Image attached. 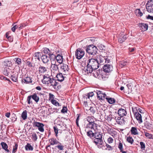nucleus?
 Wrapping results in <instances>:
<instances>
[{"instance_id":"nucleus-1","label":"nucleus","mask_w":153,"mask_h":153,"mask_svg":"<svg viewBox=\"0 0 153 153\" xmlns=\"http://www.w3.org/2000/svg\"><path fill=\"white\" fill-rule=\"evenodd\" d=\"M88 64L86 69L84 70L83 71L85 72V75L88 74L92 73L93 70L97 69L99 67L98 62L96 59L91 58L88 60Z\"/></svg>"},{"instance_id":"nucleus-2","label":"nucleus","mask_w":153,"mask_h":153,"mask_svg":"<svg viewBox=\"0 0 153 153\" xmlns=\"http://www.w3.org/2000/svg\"><path fill=\"white\" fill-rule=\"evenodd\" d=\"M86 128L88 130V131L87 132V135L88 136L91 137L94 133L98 131L97 129V124L94 122L88 123L86 125Z\"/></svg>"},{"instance_id":"nucleus-3","label":"nucleus","mask_w":153,"mask_h":153,"mask_svg":"<svg viewBox=\"0 0 153 153\" xmlns=\"http://www.w3.org/2000/svg\"><path fill=\"white\" fill-rule=\"evenodd\" d=\"M86 50L89 54L94 55L97 53V49L93 45H90L87 47Z\"/></svg>"},{"instance_id":"nucleus-4","label":"nucleus","mask_w":153,"mask_h":153,"mask_svg":"<svg viewBox=\"0 0 153 153\" xmlns=\"http://www.w3.org/2000/svg\"><path fill=\"white\" fill-rule=\"evenodd\" d=\"M51 73L48 74H45L43 75V78L42 80V82L45 84L49 85L50 81L51 80Z\"/></svg>"},{"instance_id":"nucleus-5","label":"nucleus","mask_w":153,"mask_h":153,"mask_svg":"<svg viewBox=\"0 0 153 153\" xmlns=\"http://www.w3.org/2000/svg\"><path fill=\"white\" fill-rule=\"evenodd\" d=\"M147 11L149 13H153V0H149L146 4Z\"/></svg>"},{"instance_id":"nucleus-6","label":"nucleus","mask_w":153,"mask_h":153,"mask_svg":"<svg viewBox=\"0 0 153 153\" xmlns=\"http://www.w3.org/2000/svg\"><path fill=\"white\" fill-rule=\"evenodd\" d=\"M85 54L84 51L80 48L76 49L75 52V56L77 59H79L82 58Z\"/></svg>"},{"instance_id":"nucleus-7","label":"nucleus","mask_w":153,"mask_h":153,"mask_svg":"<svg viewBox=\"0 0 153 153\" xmlns=\"http://www.w3.org/2000/svg\"><path fill=\"white\" fill-rule=\"evenodd\" d=\"M33 126L37 127L38 129L41 132H44V125L43 123L39 122H35L33 123Z\"/></svg>"},{"instance_id":"nucleus-8","label":"nucleus","mask_w":153,"mask_h":153,"mask_svg":"<svg viewBox=\"0 0 153 153\" xmlns=\"http://www.w3.org/2000/svg\"><path fill=\"white\" fill-rule=\"evenodd\" d=\"M60 68L61 71L63 73V74L65 75L68 74L69 69L67 65L61 64Z\"/></svg>"},{"instance_id":"nucleus-9","label":"nucleus","mask_w":153,"mask_h":153,"mask_svg":"<svg viewBox=\"0 0 153 153\" xmlns=\"http://www.w3.org/2000/svg\"><path fill=\"white\" fill-rule=\"evenodd\" d=\"M107 58L105 57H103L101 56H98L96 59L98 62L99 65H103L104 63L106 62Z\"/></svg>"},{"instance_id":"nucleus-10","label":"nucleus","mask_w":153,"mask_h":153,"mask_svg":"<svg viewBox=\"0 0 153 153\" xmlns=\"http://www.w3.org/2000/svg\"><path fill=\"white\" fill-rule=\"evenodd\" d=\"M39 72L40 74H50L49 69L43 66H40L39 69Z\"/></svg>"},{"instance_id":"nucleus-11","label":"nucleus","mask_w":153,"mask_h":153,"mask_svg":"<svg viewBox=\"0 0 153 153\" xmlns=\"http://www.w3.org/2000/svg\"><path fill=\"white\" fill-rule=\"evenodd\" d=\"M42 52L46 54H48L50 57L52 56H54V54H55L56 53L52 50H50L48 48H44L42 49Z\"/></svg>"},{"instance_id":"nucleus-12","label":"nucleus","mask_w":153,"mask_h":153,"mask_svg":"<svg viewBox=\"0 0 153 153\" xmlns=\"http://www.w3.org/2000/svg\"><path fill=\"white\" fill-rule=\"evenodd\" d=\"M97 97L99 100H104L107 97L106 95L102 92V91H97Z\"/></svg>"},{"instance_id":"nucleus-13","label":"nucleus","mask_w":153,"mask_h":153,"mask_svg":"<svg viewBox=\"0 0 153 153\" xmlns=\"http://www.w3.org/2000/svg\"><path fill=\"white\" fill-rule=\"evenodd\" d=\"M127 35H124L123 33H120L118 36V40L119 42L122 43L124 42L127 38Z\"/></svg>"},{"instance_id":"nucleus-14","label":"nucleus","mask_w":153,"mask_h":153,"mask_svg":"<svg viewBox=\"0 0 153 153\" xmlns=\"http://www.w3.org/2000/svg\"><path fill=\"white\" fill-rule=\"evenodd\" d=\"M103 70L105 72L109 73L112 71L113 69V66L111 65H104L103 67Z\"/></svg>"},{"instance_id":"nucleus-15","label":"nucleus","mask_w":153,"mask_h":153,"mask_svg":"<svg viewBox=\"0 0 153 153\" xmlns=\"http://www.w3.org/2000/svg\"><path fill=\"white\" fill-rule=\"evenodd\" d=\"M93 135H92V136L91 137L88 136L90 138H92L93 137L95 138V139H102V135L100 134V132L98 131L95 132V133H94Z\"/></svg>"},{"instance_id":"nucleus-16","label":"nucleus","mask_w":153,"mask_h":153,"mask_svg":"<svg viewBox=\"0 0 153 153\" xmlns=\"http://www.w3.org/2000/svg\"><path fill=\"white\" fill-rule=\"evenodd\" d=\"M133 111L134 113V116L135 117L136 119L138 121L139 123H142L143 121L142 119L141 115L140 114L138 111L134 113L133 111Z\"/></svg>"},{"instance_id":"nucleus-17","label":"nucleus","mask_w":153,"mask_h":153,"mask_svg":"<svg viewBox=\"0 0 153 153\" xmlns=\"http://www.w3.org/2000/svg\"><path fill=\"white\" fill-rule=\"evenodd\" d=\"M56 77L57 79V80L59 82H61L64 80L65 77L63 74L62 73H59L57 74Z\"/></svg>"},{"instance_id":"nucleus-18","label":"nucleus","mask_w":153,"mask_h":153,"mask_svg":"<svg viewBox=\"0 0 153 153\" xmlns=\"http://www.w3.org/2000/svg\"><path fill=\"white\" fill-rule=\"evenodd\" d=\"M101 71L99 70L95 71V70H93L92 71L93 75L96 78H99L101 77V76H102V75H101Z\"/></svg>"},{"instance_id":"nucleus-19","label":"nucleus","mask_w":153,"mask_h":153,"mask_svg":"<svg viewBox=\"0 0 153 153\" xmlns=\"http://www.w3.org/2000/svg\"><path fill=\"white\" fill-rule=\"evenodd\" d=\"M117 123L120 125H122L125 123V120L123 118L122 119L120 117H115V118Z\"/></svg>"},{"instance_id":"nucleus-20","label":"nucleus","mask_w":153,"mask_h":153,"mask_svg":"<svg viewBox=\"0 0 153 153\" xmlns=\"http://www.w3.org/2000/svg\"><path fill=\"white\" fill-rule=\"evenodd\" d=\"M106 129L108 133L114 137L117 134L116 131L113 129L108 128Z\"/></svg>"},{"instance_id":"nucleus-21","label":"nucleus","mask_w":153,"mask_h":153,"mask_svg":"<svg viewBox=\"0 0 153 153\" xmlns=\"http://www.w3.org/2000/svg\"><path fill=\"white\" fill-rule=\"evenodd\" d=\"M55 52L56 53L55 59H56L57 62L60 64H61L63 62V59L62 56L59 54L56 56V54L57 53L56 52Z\"/></svg>"},{"instance_id":"nucleus-22","label":"nucleus","mask_w":153,"mask_h":153,"mask_svg":"<svg viewBox=\"0 0 153 153\" xmlns=\"http://www.w3.org/2000/svg\"><path fill=\"white\" fill-rule=\"evenodd\" d=\"M41 58L43 62L44 63H48V62H49L50 57H49L46 55H42Z\"/></svg>"},{"instance_id":"nucleus-23","label":"nucleus","mask_w":153,"mask_h":153,"mask_svg":"<svg viewBox=\"0 0 153 153\" xmlns=\"http://www.w3.org/2000/svg\"><path fill=\"white\" fill-rule=\"evenodd\" d=\"M118 113L119 115L121 117L126 116L127 114L126 110L121 108L119 109Z\"/></svg>"},{"instance_id":"nucleus-24","label":"nucleus","mask_w":153,"mask_h":153,"mask_svg":"<svg viewBox=\"0 0 153 153\" xmlns=\"http://www.w3.org/2000/svg\"><path fill=\"white\" fill-rule=\"evenodd\" d=\"M12 71L11 69H10L7 67H5L3 71V74L4 75L7 76H10L11 73Z\"/></svg>"},{"instance_id":"nucleus-25","label":"nucleus","mask_w":153,"mask_h":153,"mask_svg":"<svg viewBox=\"0 0 153 153\" xmlns=\"http://www.w3.org/2000/svg\"><path fill=\"white\" fill-rule=\"evenodd\" d=\"M49 142L50 144V145L53 146L56 145L59 143V142L56 139L54 138H51L49 139Z\"/></svg>"},{"instance_id":"nucleus-26","label":"nucleus","mask_w":153,"mask_h":153,"mask_svg":"<svg viewBox=\"0 0 153 153\" xmlns=\"http://www.w3.org/2000/svg\"><path fill=\"white\" fill-rule=\"evenodd\" d=\"M55 54H54L53 56H51L50 57V59H51V66L54 65H56L58 64L57 62H56V59H55Z\"/></svg>"},{"instance_id":"nucleus-27","label":"nucleus","mask_w":153,"mask_h":153,"mask_svg":"<svg viewBox=\"0 0 153 153\" xmlns=\"http://www.w3.org/2000/svg\"><path fill=\"white\" fill-rule=\"evenodd\" d=\"M145 126L147 129H150L153 126L151 121H146L145 123Z\"/></svg>"},{"instance_id":"nucleus-28","label":"nucleus","mask_w":153,"mask_h":153,"mask_svg":"<svg viewBox=\"0 0 153 153\" xmlns=\"http://www.w3.org/2000/svg\"><path fill=\"white\" fill-rule=\"evenodd\" d=\"M93 142L96 145L99 146L102 145L103 143V141L102 139H94Z\"/></svg>"},{"instance_id":"nucleus-29","label":"nucleus","mask_w":153,"mask_h":153,"mask_svg":"<svg viewBox=\"0 0 153 153\" xmlns=\"http://www.w3.org/2000/svg\"><path fill=\"white\" fill-rule=\"evenodd\" d=\"M22 81L24 82L26 84H28L30 83H32V78L29 77H26L24 78L23 79H22Z\"/></svg>"},{"instance_id":"nucleus-30","label":"nucleus","mask_w":153,"mask_h":153,"mask_svg":"<svg viewBox=\"0 0 153 153\" xmlns=\"http://www.w3.org/2000/svg\"><path fill=\"white\" fill-rule=\"evenodd\" d=\"M131 134L134 135H137L138 134V133L137 128L135 127H131L130 130Z\"/></svg>"},{"instance_id":"nucleus-31","label":"nucleus","mask_w":153,"mask_h":153,"mask_svg":"<svg viewBox=\"0 0 153 153\" xmlns=\"http://www.w3.org/2000/svg\"><path fill=\"white\" fill-rule=\"evenodd\" d=\"M59 65V64H57L51 66V71L54 73H55L56 72H57L59 69L58 67Z\"/></svg>"},{"instance_id":"nucleus-32","label":"nucleus","mask_w":153,"mask_h":153,"mask_svg":"<svg viewBox=\"0 0 153 153\" xmlns=\"http://www.w3.org/2000/svg\"><path fill=\"white\" fill-rule=\"evenodd\" d=\"M50 84L54 88L57 85L58 82H56V79L52 78L51 80L50 81Z\"/></svg>"},{"instance_id":"nucleus-33","label":"nucleus","mask_w":153,"mask_h":153,"mask_svg":"<svg viewBox=\"0 0 153 153\" xmlns=\"http://www.w3.org/2000/svg\"><path fill=\"white\" fill-rule=\"evenodd\" d=\"M25 150L27 151H32L33 149V147L29 143H27L25 146Z\"/></svg>"},{"instance_id":"nucleus-34","label":"nucleus","mask_w":153,"mask_h":153,"mask_svg":"<svg viewBox=\"0 0 153 153\" xmlns=\"http://www.w3.org/2000/svg\"><path fill=\"white\" fill-rule=\"evenodd\" d=\"M2 148L4 149L6 152H9V150L7 149L8 146L7 144L4 142H2L1 143Z\"/></svg>"},{"instance_id":"nucleus-35","label":"nucleus","mask_w":153,"mask_h":153,"mask_svg":"<svg viewBox=\"0 0 153 153\" xmlns=\"http://www.w3.org/2000/svg\"><path fill=\"white\" fill-rule=\"evenodd\" d=\"M32 98L37 103L39 101V98L37 96V94H33V95H31Z\"/></svg>"},{"instance_id":"nucleus-36","label":"nucleus","mask_w":153,"mask_h":153,"mask_svg":"<svg viewBox=\"0 0 153 153\" xmlns=\"http://www.w3.org/2000/svg\"><path fill=\"white\" fill-rule=\"evenodd\" d=\"M140 29L143 31H146L148 29V26L147 24H141L140 25Z\"/></svg>"},{"instance_id":"nucleus-37","label":"nucleus","mask_w":153,"mask_h":153,"mask_svg":"<svg viewBox=\"0 0 153 153\" xmlns=\"http://www.w3.org/2000/svg\"><path fill=\"white\" fill-rule=\"evenodd\" d=\"M41 54L40 52L35 53L33 54V56L35 59H37L40 61V57L41 56Z\"/></svg>"},{"instance_id":"nucleus-38","label":"nucleus","mask_w":153,"mask_h":153,"mask_svg":"<svg viewBox=\"0 0 153 153\" xmlns=\"http://www.w3.org/2000/svg\"><path fill=\"white\" fill-rule=\"evenodd\" d=\"M27 111L26 110H25L22 113L21 117L24 120H25L27 118Z\"/></svg>"},{"instance_id":"nucleus-39","label":"nucleus","mask_w":153,"mask_h":153,"mask_svg":"<svg viewBox=\"0 0 153 153\" xmlns=\"http://www.w3.org/2000/svg\"><path fill=\"white\" fill-rule=\"evenodd\" d=\"M106 99L108 102L110 104H113L115 102V100L114 98H108L107 97L106 98Z\"/></svg>"},{"instance_id":"nucleus-40","label":"nucleus","mask_w":153,"mask_h":153,"mask_svg":"<svg viewBox=\"0 0 153 153\" xmlns=\"http://www.w3.org/2000/svg\"><path fill=\"white\" fill-rule=\"evenodd\" d=\"M135 13L137 16H141L143 15V13L140 9H137L135 10Z\"/></svg>"},{"instance_id":"nucleus-41","label":"nucleus","mask_w":153,"mask_h":153,"mask_svg":"<svg viewBox=\"0 0 153 153\" xmlns=\"http://www.w3.org/2000/svg\"><path fill=\"white\" fill-rule=\"evenodd\" d=\"M10 76H11V79L14 82H16L17 80V75L15 74H10Z\"/></svg>"},{"instance_id":"nucleus-42","label":"nucleus","mask_w":153,"mask_h":153,"mask_svg":"<svg viewBox=\"0 0 153 153\" xmlns=\"http://www.w3.org/2000/svg\"><path fill=\"white\" fill-rule=\"evenodd\" d=\"M126 140L128 143H130L131 144H133L134 141L132 137L130 136H128Z\"/></svg>"},{"instance_id":"nucleus-43","label":"nucleus","mask_w":153,"mask_h":153,"mask_svg":"<svg viewBox=\"0 0 153 153\" xmlns=\"http://www.w3.org/2000/svg\"><path fill=\"white\" fill-rule=\"evenodd\" d=\"M16 63L19 66V67L20 66L22 63L21 59L19 58H15Z\"/></svg>"},{"instance_id":"nucleus-44","label":"nucleus","mask_w":153,"mask_h":153,"mask_svg":"<svg viewBox=\"0 0 153 153\" xmlns=\"http://www.w3.org/2000/svg\"><path fill=\"white\" fill-rule=\"evenodd\" d=\"M87 120L89 122L88 123H94V118L92 117H88L87 118Z\"/></svg>"},{"instance_id":"nucleus-45","label":"nucleus","mask_w":153,"mask_h":153,"mask_svg":"<svg viewBox=\"0 0 153 153\" xmlns=\"http://www.w3.org/2000/svg\"><path fill=\"white\" fill-rule=\"evenodd\" d=\"M3 64L4 66L7 67H10L12 65L11 62L8 61H4Z\"/></svg>"},{"instance_id":"nucleus-46","label":"nucleus","mask_w":153,"mask_h":153,"mask_svg":"<svg viewBox=\"0 0 153 153\" xmlns=\"http://www.w3.org/2000/svg\"><path fill=\"white\" fill-rule=\"evenodd\" d=\"M9 33L7 32L6 34V37L8 41L10 42H12L13 41V38L11 36H9Z\"/></svg>"},{"instance_id":"nucleus-47","label":"nucleus","mask_w":153,"mask_h":153,"mask_svg":"<svg viewBox=\"0 0 153 153\" xmlns=\"http://www.w3.org/2000/svg\"><path fill=\"white\" fill-rule=\"evenodd\" d=\"M145 136L148 138L149 139H153V135L151 134H150L148 133L144 132Z\"/></svg>"},{"instance_id":"nucleus-48","label":"nucleus","mask_w":153,"mask_h":153,"mask_svg":"<svg viewBox=\"0 0 153 153\" xmlns=\"http://www.w3.org/2000/svg\"><path fill=\"white\" fill-rule=\"evenodd\" d=\"M51 102L53 105L56 106H60L59 103L57 101L55 100H51Z\"/></svg>"},{"instance_id":"nucleus-49","label":"nucleus","mask_w":153,"mask_h":153,"mask_svg":"<svg viewBox=\"0 0 153 153\" xmlns=\"http://www.w3.org/2000/svg\"><path fill=\"white\" fill-rule=\"evenodd\" d=\"M59 144L56 147L58 149L60 150H62L63 149L64 146L62 145V143L59 142Z\"/></svg>"},{"instance_id":"nucleus-50","label":"nucleus","mask_w":153,"mask_h":153,"mask_svg":"<svg viewBox=\"0 0 153 153\" xmlns=\"http://www.w3.org/2000/svg\"><path fill=\"white\" fill-rule=\"evenodd\" d=\"M18 144L16 143L15 146H13V150L12 151L13 153H15L17 151V149L18 148Z\"/></svg>"},{"instance_id":"nucleus-51","label":"nucleus","mask_w":153,"mask_h":153,"mask_svg":"<svg viewBox=\"0 0 153 153\" xmlns=\"http://www.w3.org/2000/svg\"><path fill=\"white\" fill-rule=\"evenodd\" d=\"M32 98V97L31 95L28 96L27 99V101L28 104H32V101H31V99Z\"/></svg>"},{"instance_id":"nucleus-52","label":"nucleus","mask_w":153,"mask_h":153,"mask_svg":"<svg viewBox=\"0 0 153 153\" xmlns=\"http://www.w3.org/2000/svg\"><path fill=\"white\" fill-rule=\"evenodd\" d=\"M26 65L29 67H32L33 66V63L29 61L28 59H27L26 60Z\"/></svg>"},{"instance_id":"nucleus-53","label":"nucleus","mask_w":153,"mask_h":153,"mask_svg":"<svg viewBox=\"0 0 153 153\" xmlns=\"http://www.w3.org/2000/svg\"><path fill=\"white\" fill-rule=\"evenodd\" d=\"M32 139L33 141H36L37 139V137L36 134L35 133H33L32 134Z\"/></svg>"},{"instance_id":"nucleus-54","label":"nucleus","mask_w":153,"mask_h":153,"mask_svg":"<svg viewBox=\"0 0 153 153\" xmlns=\"http://www.w3.org/2000/svg\"><path fill=\"white\" fill-rule=\"evenodd\" d=\"M114 139L111 137H110L107 139V142L109 144L112 143Z\"/></svg>"},{"instance_id":"nucleus-55","label":"nucleus","mask_w":153,"mask_h":153,"mask_svg":"<svg viewBox=\"0 0 153 153\" xmlns=\"http://www.w3.org/2000/svg\"><path fill=\"white\" fill-rule=\"evenodd\" d=\"M53 129L56 134V137H57L58 131V128H57V127L54 126L53 127Z\"/></svg>"},{"instance_id":"nucleus-56","label":"nucleus","mask_w":153,"mask_h":153,"mask_svg":"<svg viewBox=\"0 0 153 153\" xmlns=\"http://www.w3.org/2000/svg\"><path fill=\"white\" fill-rule=\"evenodd\" d=\"M118 147L120 151H122V150H123V144L120 142L119 143Z\"/></svg>"},{"instance_id":"nucleus-57","label":"nucleus","mask_w":153,"mask_h":153,"mask_svg":"<svg viewBox=\"0 0 153 153\" xmlns=\"http://www.w3.org/2000/svg\"><path fill=\"white\" fill-rule=\"evenodd\" d=\"M140 148L141 149H144L145 148V144L143 142H140Z\"/></svg>"},{"instance_id":"nucleus-58","label":"nucleus","mask_w":153,"mask_h":153,"mask_svg":"<svg viewBox=\"0 0 153 153\" xmlns=\"http://www.w3.org/2000/svg\"><path fill=\"white\" fill-rule=\"evenodd\" d=\"M105 146L106 147V149H107L109 151L111 150H112V147L109 144H106Z\"/></svg>"},{"instance_id":"nucleus-59","label":"nucleus","mask_w":153,"mask_h":153,"mask_svg":"<svg viewBox=\"0 0 153 153\" xmlns=\"http://www.w3.org/2000/svg\"><path fill=\"white\" fill-rule=\"evenodd\" d=\"M67 108L65 106H64L63 107L62 109L61 110V111L62 113H65L67 112Z\"/></svg>"},{"instance_id":"nucleus-60","label":"nucleus","mask_w":153,"mask_h":153,"mask_svg":"<svg viewBox=\"0 0 153 153\" xmlns=\"http://www.w3.org/2000/svg\"><path fill=\"white\" fill-rule=\"evenodd\" d=\"M128 63L127 61H122L120 62V64L123 66V67L126 65Z\"/></svg>"},{"instance_id":"nucleus-61","label":"nucleus","mask_w":153,"mask_h":153,"mask_svg":"<svg viewBox=\"0 0 153 153\" xmlns=\"http://www.w3.org/2000/svg\"><path fill=\"white\" fill-rule=\"evenodd\" d=\"M89 110L91 112V114H94L95 112V110L92 107H91Z\"/></svg>"},{"instance_id":"nucleus-62","label":"nucleus","mask_w":153,"mask_h":153,"mask_svg":"<svg viewBox=\"0 0 153 153\" xmlns=\"http://www.w3.org/2000/svg\"><path fill=\"white\" fill-rule=\"evenodd\" d=\"M54 95L53 94L51 93L49 94V100H54Z\"/></svg>"},{"instance_id":"nucleus-63","label":"nucleus","mask_w":153,"mask_h":153,"mask_svg":"<svg viewBox=\"0 0 153 153\" xmlns=\"http://www.w3.org/2000/svg\"><path fill=\"white\" fill-rule=\"evenodd\" d=\"M18 28V26L17 25H15L11 28V30L13 32L15 31V30L17 28Z\"/></svg>"},{"instance_id":"nucleus-64","label":"nucleus","mask_w":153,"mask_h":153,"mask_svg":"<svg viewBox=\"0 0 153 153\" xmlns=\"http://www.w3.org/2000/svg\"><path fill=\"white\" fill-rule=\"evenodd\" d=\"M146 18L148 19H150L151 20H153V16H151L149 15H148L147 16H146Z\"/></svg>"}]
</instances>
